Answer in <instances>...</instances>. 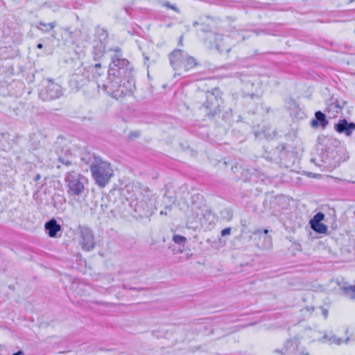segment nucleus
Here are the masks:
<instances>
[{
	"instance_id": "ddd939ff",
	"label": "nucleus",
	"mask_w": 355,
	"mask_h": 355,
	"mask_svg": "<svg viewBox=\"0 0 355 355\" xmlns=\"http://www.w3.org/2000/svg\"><path fill=\"white\" fill-rule=\"evenodd\" d=\"M334 129L338 133H343L350 137L355 130V123L348 122L346 119H340L334 125Z\"/></svg>"
},
{
	"instance_id": "2eb2a0df",
	"label": "nucleus",
	"mask_w": 355,
	"mask_h": 355,
	"mask_svg": "<svg viewBox=\"0 0 355 355\" xmlns=\"http://www.w3.org/2000/svg\"><path fill=\"white\" fill-rule=\"evenodd\" d=\"M268 233V230L267 229H257L252 232L253 235L258 236L259 239L263 240V243L260 246L263 250L269 249L272 247V239Z\"/></svg>"
},
{
	"instance_id": "2f4dec72",
	"label": "nucleus",
	"mask_w": 355,
	"mask_h": 355,
	"mask_svg": "<svg viewBox=\"0 0 355 355\" xmlns=\"http://www.w3.org/2000/svg\"><path fill=\"white\" fill-rule=\"evenodd\" d=\"M224 213H225L227 214V216L229 219H231L233 216V214L231 210L228 209H225L224 211H223Z\"/></svg>"
},
{
	"instance_id": "393cba45",
	"label": "nucleus",
	"mask_w": 355,
	"mask_h": 355,
	"mask_svg": "<svg viewBox=\"0 0 355 355\" xmlns=\"http://www.w3.org/2000/svg\"><path fill=\"white\" fill-rule=\"evenodd\" d=\"M324 218V214L322 212L316 214L310 220V225L320 223Z\"/></svg>"
},
{
	"instance_id": "f704fd0d",
	"label": "nucleus",
	"mask_w": 355,
	"mask_h": 355,
	"mask_svg": "<svg viewBox=\"0 0 355 355\" xmlns=\"http://www.w3.org/2000/svg\"><path fill=\"white\" fill-rule=\"evenodd\" d=\"M171 208H172V206H171V205H168V206L166 207H165V210H164V211L162 210V211H160V214H162H162H165V215H166V214H167V210H171Z\"/></svg>"
},
{
	"instance_id": "dca6fc26",
	"label": "nucleus",
	"mask_w": 355,
	"mask_h": 355,
	"mask_svg": "<svg viewBox=\"0 0 355 355\" xmlns=\"http://www.w3.org/2000/svg\"><path fill=\"white\" fill-rule=\"evenodd\" d=\"M329 123L326 118V115L321 111H316L314 114V118L311 119L310 124L312 128H316L321 127L325 128Z\"/></svg>"
},
{
	"instance_id": "ea45409f",
	"label": "nucleus",
	"mask_w": 355,
	"mask_h": 355,
	"mask_svg": "<svg viewBox=\"0 0 355 355\" xmlns=\"http://www.w3.org/2000/svg\"><path fill=\"white\" fill-rule=\"evenodd\" d=\"M12 355H24V353L22 350H19L18 352L14 353Z\"/></svg>"
},
{
	"instance_id": "79ce46f5",
	"label": "nucleus",
	"mask_w": 355,
	"mask_h": 355,
	"mask_svg": "<svg viewBox=\"0 0 355 355\" xmlns=\"http://www.w3.org/2000/svg\"><path fill=\"white\" fill-rule=\"evenodd\" d=\"M275 352L282 354V352H284V350H282V348L281 349H275Z\"/></svg>"
},
{
	"instance_id": "cd10ccee",
	"label": "nucleus",
	"mask_w": 355,
	"mask_h": 355,
	"mask_svg": "<svg viewBox=\"0 0 355 355\" xmlns=\"http://www.w3.org/2000/svg\"><path fill=\"white\" fill-rule=\"evenodd\" d=\"M329 342H330L331 343H335L337 345H340L342 342V340L340 338H338L336 336L332 335V336H330V337L329 338Z\"/></svg>"
},
{
	"instance_id": "4468645a",
	"label": "nucleus",
	"mask_w": 355,
	"mask_h": 355,
	"mask_svg": "<svg viewBox=\"0 0 355 355\" xmlns=\"http://www.w3.org/2000/svg\"><path fill=\"white\" fill-rule=\"evenodd\" d=\"M44 228L51 238L58 237V232L62 230L61 225L54 218L48 220L44 225Z\"/></svg>"
},
{
	"instance_id": "58836bf2",
	"label": "nucleus",
	"mask_w": 355,
	"mask_h": 355,
	"mask_svg": "<svg viewBox=\"0 0 355 355\" xmlns=\"http://www.w3.org/2000/svg\"><path fill=\"white\" fill-rule=\"evenodd\" d=\"M40 178H41V175H40V174H37V175L34 177L33 180H34L35 182H37V181H38L39 180H40Z\"/></svg>"
},
{
	"instance_id": "5701e85b",
	"label": "nucleus",
	"mask_w": 355,
	"mask_h": 355,
	"mask_svg": "<svg viewBox=\"0 0 355 355\" xmlns=\"http://www.w3.org/2000/svg\"><path fill=\"white\" fill-rule=\"evenodd\" d=\"M39 25L43 26L44 28H41L37 26V28L38 29L41 30L42 31H43L44 33H47L55 26V22H51V23L46 24L42 21H40L39 23Z\"/></svg>"
},
{
	"instance_id": "a19ab883",
	"label": "nucleus",
	"mask_w": 355,
	"mask_h": 355,
	"mask_svg": "<svg viewBox=\"0 0 355 355\" xmlns=\"http://www.w3.org/2000/svg\"><path fill=\"white\" fill-rule=\"evenodd\" d=\"M329 336H328L327 334H324L322 338V340H326L327 341H329Z\"/></svg>"
},
{
	"instance_id": "7ed1b4c3",
	"label": "nucleus",
	"mask_w": 355,
	"mask_h": 355,
	"mask_svg": "<svg viewBox=\"0 0 355 355\" xmlns=\"http://www.w3.org/2000/svg\"><path fill=\"white\" fill-rule=\"evenodd\" d=\"M81 159L85 164L90 163L89 168L96 184L100 187H105L114 175L110 163L89 153L85 154Z\"/></svg>"
},
{
	"instance_id": "bb28decb",
	"label": "nucleus",
	"mask_w": 355,
	"mask_h": 355,
	"mask_svg": "<svg viewBox=\"0 0 355 355\" xmlns=\"http://www.w3.org/2000/svg\"><path fill=\"white\" fill-rule=\"evenodd\" d=\"M59 162L66 166H69L72 164L71 157L67 156L66 157L60 156L58 159Z\"/></svg>"
},
{
	"instance_id": "c85d7f7f",
	"label": "nucleus",
	"mask_w": 355,
	"mask_h": 355,
	"mask_svg": "<svg viewBox=\"0 0 355 355\" xmlns=\"http://www.w3.org/2000/svg\"><path fill=\"white\" fill-rule=\"evenodd\" d=\"M164 7H166L168 8H170V9H172L175 12L179 13L180 12V10L179 8L176 6L175 4H171V3L169 2H166V3H164Z\"/></svg>"
},
{
	"instance_id": "3c124183",
	"label": "nucleus",
	"mask_w": 355,
	"mask_h": 355,
	"mask_svg": "<svg viewBox=\"0 0 355 355\" xmlns=\"http://www.w3.org/2000/svg\"><path fill=\"white\" fill-rule=\"evenodd\" d=\"M354 0H350V2H352Z\"/></svg>"
},
{
	"instance_id": "412c9836",
	"label": "nucleus",
	"mask_w": 355,
	"mask_h": 355,
	"mask_svg": "<svg viewBox=\"0 0 355 355\" xmlns=\"http://www.w3.org/2000/svg\"><path fill=\"white\" fill-rule=\"evenodd\" d=\"M310 225L311 229L314 230L315 232L320 234H324L327 232V227L323 223H318L315 224H311Z\"/></svg>"
},
{
	"instance_id": "1a4fd4ad",
	"label": "nucleus",
	"mask_w": 355,
	"mask_h": 355,
	"mask_svg": "<svg viewBox=\"0 0 355 355\" xmlns=\"http://www.w3.org/2000/svg\"><path fill=\"white\" fill-rule=\"evenodd\" d=\"M79 234V244L85 251H90L95 247L94 236L92 231L84 226H80L78 229Z\"/></svg>"
},
{
	"instance_id": "8fccbe9b",
	"label": "nucleus",
	"mask_w": 355,
	"mask_h": 355,
	"mask_svg": "<svg viewBox=\"0 0 355 355\" xmlns=\"http://www.w3.org/2000/svg\"><path fill=\"white\" fill-rule=\"evenodd\" d=\"M119 355H128V354H125V353H121V354H119Z\"/></svg>"
},
{
	"instance_id": "c756f323",
	"label": "nucleus",
	"mask_w": 355,
	"mask_h": 355,
	"mask_svg": "<svg viewBox=\"0 0 355 355\" xmlns=\"http://www.w3.org/2000/svg\"><path fill=\"white\" fill-rule=\"evenodd\" d=\"M263 133L264 135V137L268 139H272L275 137V131H272V134H270L269 132H267L266 130L263 131Z\"/></svg>"
},
{
	"instance_id": "4be33fe9",
	"label": "nucleus",
	"mask_w": 355,
	"mask_h": 355,
	"mask_svg": "<svg viewBox=\"0 0 355 355\" xmlns=\"http://www.w3.org/2000/svg\"><path fill=\"white\" fill-rule=\"evenodd\" d=\"M330 101L331 103L329 107V110L332 108H336L337 109V112H338V110H341L346 104V101H343L341 103H340L338 100L334 99V98H332Z\"/></svg>"
},
{
	"instance_id": "49530a36",
	"label": "nucleus",
	"mask_w": 355,
	"mask_h": 355,
	"mask_svg": "<svg viewBox=\"0 0 355 355\" xmlns=\"http://www.w3.org/2000/svg\"><path fill=\"white\" fill-rule=\"evenodd\" d=\"M199 24V22H198V21H195V22L193 23V26H196V25H197V24Z\"/></svg>"
},
{
	"instance_id": "a878e982",
	"label": "nucleus",
	"mask_w": 355,
	"mask_h": 355,
	"mask_svg": "<svg viewBox=\"0 0 355 355\" xmlns=\"http://www.w3.org/2000/svg\"><path fill=\"white\" fill-rule=\"evenodd\" d=\"M173 241L178 245L184 244V243L187 241V239L184 236L179 234H175L173 236Z\"/></svg>"
},
{
	"instance_id": "473e14b6",
	"label": "nucleus",
	"mask_w": 355,
	"mask_h": 355,
	"mask_svg": "<svg viewBox=\"0 0 355 355\" xmlns=\"http://www.w3.org/2000/svg\"><path fill=\"white\" fill-rule=\"evenodd\" d=\"M252 33H255L257 35H259L260 33H267L266 30H261V29H255L252 31Z\"/></svg>"
},
{
	"instance_id": "de8ad7c7",
	"label": "nucleus",
	"mask_w": 355,
	"mask_h": 355,
	"mask_svg": "<svg viewBox=\"0 0 355 355\" xmlns=\"http://www.w3.org/2000/svg\"><path fill=\"white\" fill-rule=\"evenodd\" d=\"M349 340V338H346V339H345V343H347V342H348V340Z\"/></svg>"
},
{
	"instance_id": "f257e3e1",
	"label": "nucleus",
	"mask_w": 355,
	"mask_h": 355,
	"mask_svg": "<svg viewBox=\"0 0 355 355\" xmlns=\"http://www.w3.org/2000/svg\"><path fill=\"white\" fill-rule=\"evenodd\" d=\"M110 58L111 62L105 80H96V83L98 89H102L113 98L119 100L131 95L135 89L133 67L123 57L119 48L113 50Z\"/></svg>"
},
{
	"instance_id": "9d476101",
	"label": "nucleus",
	"mask_w": 355,
	"mask_h": 355,
	"mask_svg": "<svg viewBox=\"0 0 355 355\" xmlns=\"http://www.w3.org/2000/svg\"><path fill=\"white\" fill-rule=\"evenodd\" d=\"M92 73L93 78L97 79L102 75L103 70L100 62L96 63L94 65L89 66L87 69H84L83 75L78 73H74L72 76V79L78 85H84L85 80L82 76H85L87 80L89 79V75Z\"/></svg>"
},
{
	"instance_id": "f03ea898",
	"label": "nucleus",
	"mask_w": 355,
	"mask_h": 355,
	"mask_svg": "<svg viewBox=\"0 0 355 355\" xmlns=\"http://www.w3.org/2000/svg\"><path fill=\"white\" fill-rule=\"evenodd\" d=\"M251 31H234L231 35H222L215 33H209L205 38V43L207 48L215 49L219 53H229L232 47L236 43L245 40L250 37Z\"/></svg>"
},
{
	"instance_id": "423d86ee",
	"label": "nucleus",
	"mask_w": 355,
	"mask_h": 355,
	"mask_svg": "<svg viewBox=\"0 0 355 355\" xmlns=\"http://www.w3.org/2000/svg\"><path fill=\"white\" fill-rule=\"evenodd\" d=\"M62 87L51 80H44L39 89V96L43 101H52L62 96Z\"/></svg>"
},
{
	"instance_id": "f8f14e48",
	"label": "nucleus",
	"mask_w": 355,
	"mask_h": 355,
	"mask_svg": "<svg viewBox=\"0 0 355 355\" xmlns=\"http://www.w3.org/2000/svg\"><path fill=\"white\" fill-rule=\"evenodd\" d=\"M187 53L183 50L176 49L168 54L170 64L175 71L183 69Z\"/></svg>"
},
{
	"instance_id": "a211bd4d",
	"label": "nucleus",
	"mask_w": 355,
	"mask_h": 355,
	"mask_svg": "<svg viewBox=\"0 0 355 355\" xmlns=\"http://www.w3.org/2000/svg\"><path fill=\"white\" fill-rule=\"evenodd\" d=\"M93 47V57L95 60H99L105 51V44L98 43L97 41H94Z\"/></svg>"
},
{
	"instance_id": "37998d69",
	"label": "nucleus",
	"mask_w": 355,
	"mask_h": 355,
	"mask_svg": "<svg viewBox=\"0 0 355 355\" xmlns=\"http://www.w3.org/2000/svg\"><path fill=\"white\" fill-rule=\"evenodd\" d=\"M306 310H307L309 311H313L314 310V307H313V306L311 308L306 307Z\"/></svg>"
},
{
	"instance_id": "6ab92c4d",
	"label": "nucleus",
	"mask_w": 355,
	"mask_h": 355,
	"mask_svg": "<svg viewBox=\"0 0 355 355\" xmlns=\"http://www.w3.org/2000/svg\"><path fill=\"white\" fill-rule=\"evenodd\" d=\"M198 62L196 61V58L189 55L187 53V58L185 59V62L184 64L183 69L185 71H188L190 69L194 68L196 66L198 65Z\"/></svg>"
},
{
	"instance_id": "39448f33",
	"label": "nucleus",
	"mask_w": 355,
	"mask_h": 355,
	"mask_svg": "<svg viewBox=\"0 0 355 355\" xmlns=\"http://www.w3.org/2000/svg\"><path fill=\"white\" fill-rule=\"evenodd\" d=\"M85 177L75 171L67 173L64 181L67 183V193L69 196H79L84 190Z\"/></svg>"
},
{
	"instance_id": "20e7f679",
	"label": "nucleus",
	"mask_w": 355,
	"mask_h": 355,
	"mask_svg": "<svg viewBox=\"0 0 355 355\" xmlns=\"http://www.w3.org/2000/svg\"><path fill=\"white\" fill-rule=\"evenodd\" d=\"M317 151L318 157L312 158V162L325 168H335L338 166L340 158L331 139L324 136L318 137Z\"/></svg>"
},
{
	"instance_id": "7c9ffc66",
	"label": "nucleus",
	"mask_w": 355,
	"mask_h": 355,
	"mask_svg": "<svg viewBox=\"0 0 355 355\" xmlns=\"http://www.w3.org/2000/svg\"><path fill=\"white\" fill-rule=\"evenodd\" d=\"M230 232H231V228L230 227H227V228H225L222 230L221 232V235L223 236H225L227 235H229L230 234Z\"/></svg>"
},
{
	"instance_id": "0eeeda50",
	"label": "nucleus",
	"mask_w": 355,
	"mask_h": 355,
	"mask_svg": "<svg viewBox=\"0 0 355 355\" xmlns=\"http://www.w3.org/2000/svg\"><path fill=\"white\" fill-rule=\"evenodd\" d=\"M222 102L220 96V91L218 88H214L211 92L207 91L206 93V101L202 106L207 110V114L214 116L220 113V106Z\"/></svg>"
},
{
	"instance_id": "e433bc0d",
	"label": "nucleus",
	"mask_w": 355,
	"mask_h": 355,
	"mask_svg": "<svg viewBox=\"0 0 355 355\" xmlns=\"http://www.w3.org/2000/svg\"><path fill=\"white\" fill-rule=\"evenodd\" d=\"M322 315H324V317L325 318H327L328 316V310L326 309L322 308Z\"/></svg>"
},
{
	"instance_id": "a18cd8bd",
	"label": "nucleus",
	"mask_w": 355,
	"mask_h": 355,
	"mask_svg": "<svg viewBox=\"0 0 355 355\" xmlns=\"http://www.w3.org/2000/svg\"><path fill=\"white\" fill-rule=\"evenodd\" d=\"M301 355H309V352H305V351H302V352H301Z\"/></svg>"
},
{
	"instance_id": "c9c22d12",
	"label": "nucleus",
	"mask_w": 355,
	"mask_h": 355,
	"mask_svg": "<svg viewBox=\"0 0 355 355\" xmlns=\"http://www.w3.org/2000/svg\"><path fill=\"white\" fill-rule=\"evenodd\" d=\"M140 135V132L137 131V132H132L130 134V136L131 137H138Z\"/></svg>"
},
{
	"instance_id": "4c0bfd02",
	"label": "nucleus",
	"mask_w": 355,
	"mask_h": 355,
	"mask_svg": "<svg viewBox=\"0 0 355 355\" xmlns=\"http://www.w3.org/2000/svg\"><path fill=\"white\" fill-rule=\"evenodd\" d=\"M143 57L144 58V64H147V62L149 60V56H148L145 53H143Z\"/></svg>"
},
{
	"instance_id": "aec40b11",
	"label": "nucleus",
	"mask_w": 355,
	"mask_h": 355,
	"mask_svg": "<svg viewBox=\"0 0 355 355\" xmlns=\"http://www.w3.org/2000/svg\"><path fill=\"white\" fill-rule=\"evenodd\" d=\"M107 33L103 28H98L96 31L95 40L98 43L105 44L107 38Z\"/></svg>"
},
{
	"instance_id": "f3484780",
	"label": "nucleus",
	"mask_w": 355,
	"mask_h": 355,
	"mask_svg": "<svg viewBox=\"0 0 355 355\" xmlns=\"http://www.w3.org/2000/svg\"><path fill=\"white\" fill-rule=\"evenodd\" d=\"M299 345L300 341L297 338L288 339L282 347V350H284V352H282V354L295 352L298 348Z\"/></svg>"
},
{
	"instance_id": "c03bdc74",
	"label": "nucleus",
	"mask_w": 355,
	"mask_h": 355,
	"mask_svg": "<svg viewBox=\"0 0 355 355\" xmlns=\"http://www.w3.org/2000/svg\"><path fill=\"white\" fill-rule=\"evenodd\" d=\"M42 47H43V45H42V44H41V43H39V44L37 45V49H42Z\"/></svg>"
},
{
	"instance_id": "9b49d317",
	"label": "nucleus",
	"mask_w": 355,
	"mask_h": 355,
	"mask_svg": "<svg viewBox=\"0 0 355 355\" xmlns=\"http://www.w3.org/2000/svg\"><path fill=\"white\" fill-rule=\"evenodd\" d=\"M155 202V198L148 195L144 196L143 198L137 202L135 211L140 216H148L151 215L156 209Z\"/></svg>"
},
{
	"instance_id": "6e6552de",
	"label": "nucleus",
	"mask_w": 355,
	"mask_h": 355,
	"mask_svg": "<svg viewBox=\"0 0 355 355\" xmlns=\"http://www.w3.org/2000/svg\"><path fill=\"white\" fill-rule=\"evenodd\" d=\"M292 148H288L287 146L282 144L280 146L276 147L274 150V154L277 155V157L275 159L279 161V162L284 166L285 167H290L294 164L295 159V152L291 149Z\"/></svg>"
},
{
	"instance_id": "72a5a7b5",
	"label": "nucleus",
	"mask_w": 355,
	"mask_h": 355,
	"mask_svg": "<svg viewBox=\"0 0 355 355\" xmlns=\"http://www.w3.org/2000/svg\"><path fill=\"white\" fill-rule=\"evenodd\" d=\"M123 287L126 289H130L132 291H143V290H144V288L128 287L125 285H124Z\"/></svg>"
},
{
	"instance_id": "09e8293b",
	"label": "nucleus",
	"mask_w": 355,
	"mask_h": 355,
	"mask_svg": "<svg viewBox=\"0 0 355 355\" xmlns=\"http://www.w3.org/2000/svg\"><path fill=\"white\" fill-rule=\"evenodd\" d=\"M240 75H241V73H236V77H239Z\"/></svg>"
},
{
	"instance_id": "b1692460",
	"label": "nucleus",
	"mask_w": 355,
	"mask_h": 355,
	"mask_svg": "<svg viewBox=\"0 0 355 355\" xmlns=\"http://www.w3.org/2000/svg\"><path fill=\"white\" fill-rule=\"evenodd\" d=\"M343 291L350 299H355V286L345 287Z\"/></svg>"
}]
</instances>
